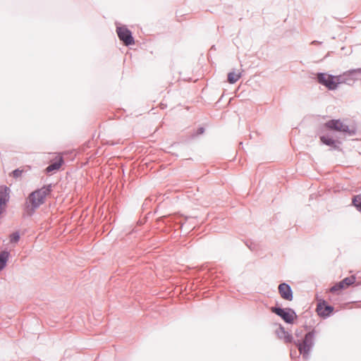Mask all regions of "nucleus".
<instances>
[{"label":"nucleus","mask_w":361,"mask_h":361,"mask_svg":"<svg viewBox=\"0 0 361 361\" xmlns=\"http://www.w3.org/2000/svg\"><path fill=\"white\" fill-rule=\"evenodd\" d=\"M295 336L296 339L293 342L298 347L300 354L307 359L314 344V331L305 333L302 329H299L295 331Z\"/></svg>","instance_id":"obj_1"},{"label":"nucleus","mask_w":361,"mask_h":361,"mask_svg":"<svg viewBox=\"0 0 361 361\" xmlns=\"http://www.w3.org/2000/svg\"><path fill=\"white\" fill-rule=\"evenodd\" d=\"M50 192L51 185H47L32 192L29 196V203L31 204L32 209L39 207L43 204L45 197Z\"/></svg>","instance_id":"obj_2"},{"label":"nucleus","mask_w":361,"mask_h":361,"mask_svg":"<svg viewBox=\"0 0 361 361\" xmlns=\"http://www.w3.org/2000/svg\"><path fill=\"white\" fill-rule=\"evenodd\" d=\"M319 82L329 90H335L338 84L342 83L341 75H331L326 73H319L317 75Z\"/></svg>","instance_id":"obj_3"},{"label":"nucleus","mask_w":361,"mask_h":361,"mask_svg":"<svg viewBox=\"0 0 361 361\" xmlns=\"http://www.w3.org/2000/svg\"><path fill=\"white\" fill-rule=\"evenodd\" d=\"M116 33L119 39L122 41L126 46H130L135 44L132 33L126 26L117 25Z\"/></svg>","instance_id":"obj_4"},{"label":"nucleus","mask_w":361,"mask_h":361,"mask_svg":"<svg viewBox=\"0 0 361 361\" xmlns=\"http://www.w3.org/2000/svg\"><path fill=\"white\" fill-rule=\"evenodd\" d=\"M340 75L342 83L353 85L355 81L361 80V68L349 70Z\"/></svg>","instance_id":"obj_5"},{"label":"nucleus","mask_w":361,"mask_h":361,"mask_svg":"<svg viewBox=\"0 0 361 361\" xmlns=\"http://www.w3.org/2000/svg\"><path fill=\"white\" fill-rule=\"evenodd\" d=\"M271 312L281 317L286 323L289 324L293 323L297 317L295 312L290 308L282 309L273 307H271Z\"/></svg>","instance_id":"obj_6"},{"label":"nucleus","mask_w":361,"mask_h":361,"mask_svg":"<svg viewBox=\"0 0 361 361\" xmlns=\"http://www.w3.org/2000/svg\"><path fill=\"white\" fill-rule=\"evenodd\" d=\"M325 127L328 129L340 133L349 134H352L353 133V131L350 130L348 126L341 120H331L325 123Z\"/></svg>","instance_id":"obj_7"},{"label":"nucleus","mask_w":361,"mask_h":361,"mask_svg":"<svg viewBox=\"0 0 361 361\" xmlns=\"http://www.w3.org/2000/svg\"><path fill=\"white\" fill-rule=\"evenodd\" d=\"M317 312L320 317L326 318L332 314L334 307L329 305L325 300H320L317 307Z\"/></svg>","instance_id":"obj_8"},{"label":"nucleus","mask_w":361,"mask_h":361,"mask_svg":"<svg viewBox=\"0 0 361 361\" xmlns=\"http://www.w3.org/2000/svg\"><path fill=\"white\" fill-rule=\"evenodd\" d=\"M9 188L6 186H0V214H2L9 200Z\"/></svg>","instance_id":"obj_9"},{"label":"nucleus","mask_w":361,"mask_h":361,"mask_svg":"<svg viewBox=\"0 0 361 361\" xmlns=\"http://www.w3.org/2000/svg\"><path fill=\"white\" fill-rule=\"evenodd\" d=\"M279 292L281 297L286 300L291 301L293 298L292 289L286 283H282L279 286Z\"/></svg>","instance_id":"obj_10"},{"label":"nucleus","mask_w":361,"mask_h":361,"mask_svg":"<svg viewBox=\"0 0 361 361\" xmlns=\"http://www.w3.org/2000/svg\"><path fill=\"white\" fill-rule=\"evenodd\" d=\"M355 281V278L354 276H350L345 278L343 280L336 283L334 286H332L330 289V291L332 293H335L338 290L344 289L348 288L349 286L353 284Z\"/></svg>","instance_id":"obj_11"},{"label":"nucleus","mask_w":361,"mask_h":361,"mask_svg":"<svg viewBox=\"0 0 361 361\" xmlns=\"http://www.w3.org/2000/svg\"><path fill=\"white\" fill-rule=\"evenodd\" d=\"M277 337L286 343H293V337L290 333L286 331L282 326H279L276 330Z\"/></svg>","instance_id":"obj_12"},{"label":"nucleus","mask_w":361,"mask_h":361,"mask_svg":"<svg viewBox=\"0 0 361 361\" xmlns=\"http://www.w3.org/2000/svg\"><path fill=\"white\" fill-rule=\"evenodd\" d=\"M242 70L232 71L228 74V82L230 84L235 83L242 76Z\"/></svg>","instance_id":"obj_13"},{"label":"nucleus","mask_w":361,"mask_h":361,"mask_svg":"<svg viewBox=\"0 0 361 361\" xmlns=\"http://www.w3.org/2000/svg\"><path fill=\"white\" fill-rule=\"evenodd\" d=\"M320 140L323 144L329 147H336L337 146V141L331 135H322Z\"/></svg>","instance_id":"obj_14"},{"label":"nucleus","mask_w":361,"mask_h":361,"mask_svg":"<svg viewBox=\"0 0 361 361\" xmlns=\"http://www.w3.org/2000/svg\"><path fill=\"white\" fill-rule=\"evenodd\" d=\"M8 256V252L4 251L0 253V271L6 267Z\"/></svg>","instance_id":"obj_15"},{"label":"nucleus","mask_w":361,"mask_h":361,"mask_svg":"<svg viewBox=\"0 0 361 361\" xmlns=\"http://www.w3.org/2000/svg\"><path fill=\"white\" fill-rule=\"evenodd\" d=\"M61 163H62V159H61V158H60L58 161L50 164L46 169L47 173H51V172L58 170L61 167Z\"/></svg>","instance_id":"obj_16"},{"label":"nucleus","mask_w":361,"mask_h":361,"mask_svg":"<svg viewBox=\"0 0 361 361\" xmlns=\"http://www.w3.org/2000/svg\"><path fill=\"white\" fill-rule=\"evenodd\" d=\"M354 206L360 211H361V196H356L353 200Z\"/></svg>","instance_id":"obj_17"},{"label":"nucleus","mask_w":361,"mask_h":361,"mask_svg":"<svg viewBox=\"0 0 361 361\" xmlns=\"http://www.w3.org/2000/svg\"><path fill=\"white\" fill-rule=\"evenodd\" d=\"M20 238L19 234L17 233H13L11 235V242H17Z\"/></svg>","instance_id":"obj_18"},{"label":"nucleus","mask_w":361,"mask_h":361,"mask_svg":"<svg viewBox=\"0 0 361 361\" xmlns=\"http://www.w3.org/2000/svg\"><path fill=\"white\" fill-rule=\"evenodd\" d=\"M22 173H23V171L19 170V169H16L12 172V174L14 178H18L21 176Z\"/></svg>","instance_id":"obj_19"},{"label":"nucleus","mask_w":361,"mask_h":361,"mask_svg":"<svg viewBox=\"0 0 361 361\" xmlns=\"http://www.w3.org/2000/svg\"><path fill=\"white\" fill-rule=\"evenodd\" d=\"M204 132V128H200V133H202Z\"/></svg>","instance_id":"obj_20"}]
</instances>
